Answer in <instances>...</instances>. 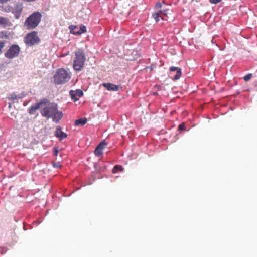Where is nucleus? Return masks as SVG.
<instances>
[{"label":"nucleus","instance_id":"28","mask_svg":"<svg viewBox=\"0 0 257 257\" xmlns=\"http://www.w3.org/2000/svg\"><path fill=\"white\" fill-rule=\"evenodd\" d=\"M162 7V4L160 2H158L156 5V8H160Z\"/></svg>","mask_w":257,"mask_h":257},{"label":"nucleus","instance_id":"19","mask_svg":"<svg viewBox=\"0 0 257 257\" xmlns=\"http://www.w3.org/2000/svg\"><path fill=\"white\" fill-rule=\"evenodd\" d=\"M69 29L71 33L76 35V33H75L77 32V31H75V30L77 29V27L76 26L71 25L69 26Z\"/></svg>","mask_w":257,"mask_h":257},{"label":"nucleus","instance_id":"5","mask_svg":"<svg viewBox=\"0 0 257 257\" xmlns=\"http://www.w3.org/2000/svg\"><path fill=\"white\" fill-rule=\"evenodd\" d=\"M24 41L27 45L33 46L38 43L40 39L38 36L37 32L32 31L26 35Z\"/></svg>","mask_w":257,"mask_h":257},{"label":"nucleus","instance_id":"9","mask_svg":"<svg viewBox=\"0 0 257 257\" xmlns=\"http://www.w3.org/2000/svg\"><path fill=\"white\" fill-rule=\"evenodd\" d=\"M106 145L107 143H106L105 140H103V141L100 142L95 149V155L97 156H99L101 155L103 153L102 151Z\"/></svg>","mask_w":257,"mask_h":257},{"label":"nucleus","instance_id":"3","mask_svg":"<svg viewBox=\"0 0 257 257\" xmlns=\"http://www.w3.org/2000/svg\"><path fill=\"white\" fill-rule=\"evenodd\" d=\"M70 78V73L64 68H60L57 70L54 76V81L56 85L62 84L67 82Z\"/></svg>","mask_w":257,"mask_h":257},{"label":"nucleus","instance_id":"17","mask_svg":"<svg viewBox=\"0 0 257 257\" xmlns=\"http://www.w3.org/2000/svg\"><path fill=\"white\" fill-rule=\"evenodd\" d=\"M86 32V27L83 25H81L80 27V29L78 31H77V32H75L76 33V35H80L83 33H85Z\"/></svg>","mask_w":257,"mask_h":257},{"label":"nucleus","instance_id":"4","mask_svg":"<svg viewBox=\"0 0 257 257\" xmlns=\"http://www.w3.org/2000/svg\"><path fill=\"white\" fill-rule=\"evenodd\" d=\"M42 15L39 12L33 13L25 22V26L28 29H33L35 28L39 24Z\"/></svg>","mask_w":257,"mask_h":257},{"label":"nucleus","instance_id":"23","mask_svg":"<svg viewBox=\"0 0 257 257\" xmlns=\"http://www.w3.org/2000/svg\"><path fill=\"white\" fill-rule=\"evenodd\" d=\"M178 130L180 131H184L186 130V127L185 126V124L184 123H181L178 126Z\"/></svg>","mask_w":257,"mask_h":257},{"label":"nucleus","instance_id":"20","mask_svg":"<svg viewBox=\"0 0 257 257\" xmlns=\"http://www.w3.org/2000/svg\"><path fill=\"white\" fill-rule=\"evenodd\" d=\"M252 74L251 73L248 74L243 77L245 81H248L251 78Z\"/></svg>","mask_w":257,"mask_h":257},{"label":"nucleus","instance_id":"29","mask_svg":"<svg viewBox=\"0 0 257 257\" xmlns=\"http://www.w3.org/2000/svg\"><path fill=\"white\" fill-rule=\"evenodd\" d=\"M15 98H16V96H13V95H12L11 99H15Z\"/></svg>","mask_w":257,"mask_h":257},{"label":"nucleus","instance_id":"8","mask_svg":"<svg viewBox=\"0 0 257 257\" xmlns=\"http://www.w3.org/2000/svg\"><path fill=\"white\" fill-rule=\"evenodd\" d=\"M168 10H159L158 12L153 14V17L155 20L156 22H158L159 21V18L161 17L163 20L167 21L166 17H167Z\"/></svg>","mask_w":257,"mask_h":257},{"label":"nucleus","instance_id":"13","mask_svg":"<svg viewBox=\"0 0 257 257\" xmlns=\"http://www.w3.org/2000/svg\"><path fill=\"white\" fill-rule=\"evenodd\" d=\"M170 71L171 72H174L176 71V74L174 76V80H178L181 77L182 71L181 69L175 66H171L170 68Z\"/></svg>","mask_w":257,"mask_h":257},{"label":"nucleus","instance_id":"14","mask_svg":"<svg viewBox=\"0 0 257 257\" xmlns=\"http://www.w3.org/2000/svg\"><path fill=\"white\" fill-rule=\"evenodd\" d=\"M12 25L11 22L7 18L0 16V26L3 27L10 26Z\"/></svg>","mask_w":257,"mask_h":257},{"label":"nucleus","instance_id":"27","mask_svg":"<svg viewBox=\"0 0 257 257\" xmlns=\"http://www.w3.org/2000/svg\"><path fill=\"white\" fill-rule=\"evenodd\" d=\"M58 150L57 148H54V156H57L58 155Z\"/></svg>","mask_w":257,"mask_h":257},{"label":"nucleus","instance_id":"26","mask_svg":"<svg viewBox=\"0 0 257 257\" xmlns=\"http://www.w3.org/2000/svg\"><path fill=\"white\" fill-rule=\"evenodd\" d=\"M221 0H209V2L211 4H217L221 2Z\"/></svg>","mask_w":257,"mask_h":257},{"label":"nucleus","instance_id":"21","mask_svg":"<svg viewBox=\"0 0 257 257\" xmlns=\"http://www.w3.org/2000/svg\"><path fill=\"white\" fill-rule=\"evenodd\" d=\"M53 166L55 168H60L61 167V164L59 162H53Z\"/></svg>","mask_w":257,"mask_h":257},{"label":"nucleus","instance_id":"15","mask_svg":"<svg viewBox=\"0 0 257 257\" xmlns=\"http://www.w3.org/2000/svg\"><path fill=\"white\" fill-rule=\"evenodd\" d=\"M87 122V119L86 118H83L76 120L75 121V125L76 126L81 125L83 126Z\"/></svg>","mask_w":257,"mask_h":257},{"label":"nucleus","instance_id":"1","mask_svg":"<svg viewBox=\"0 0 257 257\" xmlns=\"http://www.w3.org/2000/svg\"><path fill=\"white\" fill-rule=\"evenodd\" d=\"M44 106L41 110L42 116L49 119L51 118L55 122H58L62 118L63 114L62 111L58 109V105L54 103L48 102L43 105Z\"/></svg>","mask_w":257,"mask_h":257},{"label":"nucleus","instance_id":"16","mask_svg":"<svg viewBox=\"0 0 257 257\" xmlns=\"http://www.w3.org/2000/svg\"><path fill=\"white\" fill-rule=\"evenodd\" d=\"M123 170V168L122 166L115 165L114 166L112 169V172L113 173H117L118 172H122Z\"/></svg>","mask_w":257,"mask_h":257},{"label":"nucleus","instance_id":"24","mask_svg":"<svg viewBox=\"0 0 257 257\" xmlns=\"http://www.w3.org/2000/svg\"><path fill=\"white\" fill-rule=\"evenodd\" d=\"M5 41H1L0 42V54L2 52V49L4 48L5 45Z\"/></svg>","mask_w":257,"mask_h":257},{"label":"nucleus","instance_id":"6","mask_svg":"<svg viewBox=\"0 0 257 257\" xmlns=\"http://www.w3.org/2000/svg\"><path fill=\"white\" fill-rule=\"evenodd\" d=\"M20 52V47L18 45L13 44L5 52L4 55L5 57L12 59L17 57L19 55Z\"/></svg>","mask_w":257,"mask_h":257},{"label":"nucleus","instance_id":"7","mask_svg":"<svg viewBox=\"0 0 257 257\" xmlns=\"http://www.w3.org/2000/svg\"><path fill=\"white\" fill-rule=\"evenodd\" d=\"M48 102V99L45 98L42 99L39 102L35 104L34 105L31 106L28 109V112L30 114L32 115L34 114L36 111L39 109L40 108L43 106L44 104H46Z\"/></svg>","mask_w":257,"mask_h":257},{"label":"nucleus","instance_id":"10","mask_svg":"<svg viewBox=\"0 0 257 257\" xmlns=\"http://www.w3.org/2000/svg\"><path fill=\"white\" fill-rule=\"evenodd\" d=\"M22 11V6L21 4H16L13 10L12 13L14 14L16 19H19L21 16Z\"/></svg>","mask_w":257,"mask_h":257},{"label":"nucleus","instance_id":"11","mask_svg":"<svg viewBox=\"0 0 257 257\" xmlns=\"http://www.w3.org/2000/svg\"><path fill=\"white\" fill-rule=\"evenodd\" d=\"M55 136L58 138L60 140H62L63 139L67 138V134L61 131V127L59 125L56 127V130L55 132Z\"/></svg>","mask_w":257,"mask_h":257},{"label":"nucleus","instance_id":"2","mask_svg":"<svg viewBox=\"0 0 257 257\" xmlns=\"http://www.w3.org/2000/svg\"><path fill=\"white\" fill-rule=\"evenodd\" d=\"M86 57L84 51L82 49H78L75 52V58L73 60V67L75 71H81L85 64Z\"/></svg>","mask_w":257,"mask_h":257},{"label":"nucleus","instance_id":"25","mask_svg":"<svg viewBox=\"0 0 257 257\" xmlns=\"http://www.w3.org/2000/svg\"><path fill=\"white\" fill-rule=\"evenodd\" d=\"M7 38L6 32L2 31L0 32V38Z\"/></svg>","mask_w":257,"mask_h":257},{"label":"nucleus","instance_id":"18","mask_svg":"<svg viewBox=\"0 0 257 257\" xmlns=\"http://www.w3.org/2000/svg\"><path fill=\"white\" fill-rule=\"evenodd\" d=\"M70 95L71 96V98L74 100V101H76L78 100V98L76 97V94L75 91L71 90L70 92Z\"/></svg>","mask_w":257,"mask_h":257},{"label":"nucleus","instance_id":"12","mask_svg":"<svg viewBox=\"0 0 257 257\" xmlns=\"http://www.w3.org/2000/svg\"><path fill=\"white\" fill-rule=\"evenodd\" d=\"M103 86L107 88L108 90L117 91L121 88L120 85H116L110 83H107L103 84Z\"/></svg>","mask_w":257,"mask_h":257},{"label":"nucleus","instance_id":"22","mask_svg":"<svg viewBox=\"0 0 257 257\" xmlns=\"http://www.w3.org/2000/svg\"><path fill=\"white\" fill-rule=\"evenodd\" d=\"M75 92H76V95H77L79 97H80L83 95V92L81 90L78 89Z\"/></svg>","mask_w":257,"mask_h":257}]
</instances>
